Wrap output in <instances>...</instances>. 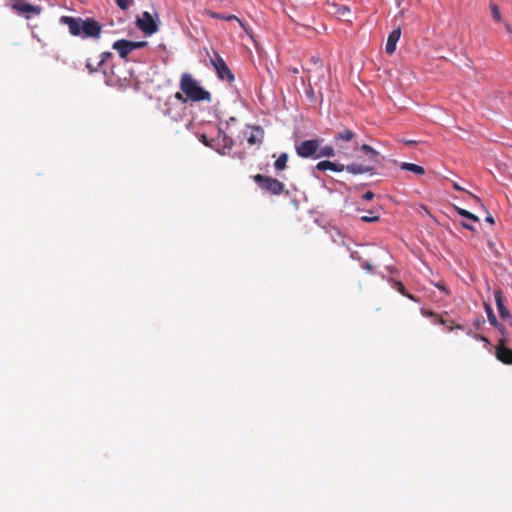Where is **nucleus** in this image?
Here are the masks:
<instances>
[{"label":"nucleus","mask_w":512,"mask_h":512,"mask_svg":"<svg viewBox=\"0 0 512 512\" xmlns=\"http://www.w3.org/2000/svg\"><path fill=\"white\" fill-rule=\"evenodd\" d=\"M60 22L68 27L71 35L83 39H98L102 33V26L92 18L62 16Z\"/></svg>","instance_id":"obj_1"},{"label":"nucleus","mask_w":512,"mask_h":512,"mask_svg":"<svg viewBox=\"0 0 512 512\" xmlns=\"http://www.w3.org/2000/svg\"><path fill=\"white\" fill-rule=\"evenodd\" d=\"M180 90L175 94V98L185 103L187 101L200 102L211 101V94L205 90L200 83L189 73H184L180 79Z\"/></svg>","instance_id":"obj_2"},{"label":"nucleus","mask_w":512,"mask_h":512,"mask_svg":"<svg viewBox=\"0 0 512 512\" xmlns=\"http://www.w3.org/2000/svg\"><path fill=\"white\" fill-rule=\"evenodd\" d=\"M253 179L262 190L270 194L280 195L284 191V184L275 178L257 174Z\"/></svg>","instance_id":"obj_3"},{"label":"nucleus","mask_w":512,"mask_h":512,"mask_svg":"<svg viewBox=\"0 0 512 512\" xmlns=\"http://www.w3.org/2000/svg\"><path fill=\"white\" fill-rule=\"evenodd\" d=\"M216 136L212 137V142H209L210 148L215 151L225 154L226 151L231 150L233 147V140L227 136L220 127H215Z\"/></svg>","instance_id":"obj_4"},{"label":"nucleus","mask_w":512,"mask_h":512,"mask_svg":"<svg viewBox=\"0 0 512 512\" xmlns=\"http://www.w3.org/2000/svg\"><path fill=\"white\" fill-rule=\"evenodd\" d=\"M147 45L146 41H129L125 39L117 40L113 43L112 48L116 50L121 58H126L129 53L136 49L143 48Z\"/></svg>","instance_id":"obj_5"},{"label":"nucleus","mask_w":512,"mask_h":512,"mask_svg":"<svg viewBox=\"0 0 512 512\" xmlns=\"http://www.w3.org/2000/svg\"><path fill=\"white\" fill-rule=\"evenodd\" d=\"M210 62L214 67L219 79L227 80L229 82H232L234 80V75L232 71L227 66L224 59L217 52H214L213 57L210 58Z\"/></svg>","instance_id":"obj_6"},{"label":"nucleus","mask_w":512,"mask_h":512,"mask_svg":"<svg viewBox=\"0 0 512 512\" xmlns=\"http://www.w3.org/2000/svg\"><path fill=\"white\" fill-rule=\"evenodd\" d=\"M137 27L146 35H152L158 30V26L152 15L145 11L136 20Z\"/></svg>","instance_id":"obj_7"},{"label":"nucleus","mask_w":512,"mask_h":512,"mask_svg":"<svg viewBox=\"0 0 512 512\" xmlns=\"http://www.w3.org/2000/svg\"><path fill=\"white\" fill-rule=\"evenodd\" d=\"M319 148V141L316 139L305 140L296 146V152L300 157H315Z\"/></svg>","instance_id":"obj_8"},{"label":"nucleus","mask_w":512,"mask_h":512,"mask_svg":"<svg viewBox=\"0 0 512 512\" xmlns=\"http://www.w3.org/2000/svg\"><path fill=\"white\" fill-rule=\"evenodd\" d=\"M12 8L21 14H24L26 18H30L32 15H39L42 11L40 6H35L25 2L14 3Z\"/></svg>","instance_id":"obj_9"},{"label":"nucleus","mask_w":512,"mask_h":512,"mask_svg":"<svg viewBox=\"0 0 512 512\" xmlns=\"http://www.w3.org/2000/svg\"><path fill=\"white\" fill-rule=\"evenodd\" d=\"M245 135L250 145H260L263 141L264 130L260 126H253Z\"/></svg>","instance_id":"obj_10"},{"label":"nucleus","mask_w":512,"mask_h":512,"mask_svg":"<svg viewBox=\"0 0 512 512\" xmlns=\"http://www.w3.org/2000/svg\"><path fill=\"white\" fill-rule=\"evenodd\" d=\"M494 298H495L496 307H497L500 317L504 320H510L512 317H511L510 312L504 305V300H503V295H502L501 290L494 291Z\"/></svg>","instance_id":"obj_11"},{"label":"nucleus","mask_w":512,"mask_h":512,"mask_svg":"<svg viewBox=\"0 0 512 512\" xmlns=\"http://www.w3.org/2000/svg\"><path fill=\"white\" fill-rule=\"evenodd\" d=\"M401 37V29L400 27H397L394 29L389 35L385 46V51L387 54L391 55L396 50L397 42L399 41Z\"/></svg>","instance_id":"obj_12"},{"label":"nucleus","mask_w":512,"mask_h":512,"mask_svg":"<svg viewBox=\"0 0 512 512\" xmlns=\"http://www.w3.org/2000/svg\"><path fill=\"white\" fill-rule=\"evenodd\" d=\"M496 358L504 364H512V349L507 348L502 341L496 348Z\"/></svg>","instance_id":"obj_13"},{"label":"nucleus","mask_w":512,"mask_h":512,"mask_svg":"<svg viewBox=\"0 0 512 512\" xmlns=\"http://www.w3.org/2000/svg\"><path fill=\"white\" fill-rule=\"evenodd\" d=\"M113 55L111 52H103L101 53L100 55V60L94 64V62L92 61V59H87L86 61V68L88 69L89 73H94V72H97L99 71L103 65L105 64L106 60L111 58Z\"/></svg>","instance_id":"obj_14"},{"label":"nucleus","mask_w":512,"mask_h":512,"mask_svg":"<svg viewBox=\"0 0 512 512\" xmlns=\"http://www.w3.org/2000/svg\"><path fill=\"white\" fill-rule=\"evenodd\" d=\"M316 169L320 171L331 170L334 172H342L345 170V165L331 162L329 160H324L316 164Z\"/></svg>","instance_id":"obj_15"},{"label":"nucleus","mask_w":512,"mask_h":512,"mask_svg":"<svg viewBox=\"0 0 512 512\" xmlns=\"http://www.w3.org/2000/svg\"><path fill=\"white\" fill-rule=\"evenodd\" d=\"M355 137H356V134L353 131H351L349 129H345L335 135V142L339 147H342L339 144L341 141L350 142V141L354 140Z\"/></svg>","instance_id":"obj_16"},{"label":"nucleus","mask_w":512,"mask_h":512,"mask_svg":"<svg viewBox=\"0 0 512 512\" xmlns=\"http://www.w3.org/2000/svg\"><path fill=\"white\" fill-rule=\"evenodd\" d=\"M345 170H347L349 173L356 175V174H363V173L370 172L372 170V168L362 165V164L353 163V164L345 166Z\"/></svg>","instance_id":"obj_17"},{"label":"nucleus","mask_w":512,"mask_h":512,"mask_svg":"<svg viewBox=\"0 0 512 512\" xmlns=\"http://www.w3.org/2000/svg\"><path fill=\"white\" fill-rule=\"evenodd\" d=\"M400 168L402 170L413 172L417 175H423L425 173V170L422 166H419V165L413 164V163L402 162L400 164Z\"/></svg>","instance_id":"obj_18"},{"label":"nucleus","mask_w":512,"mask_h":512,"mask_svg":"<svg viewBox=\"0 0 512 512\" xmlns=\"http://www.w3.org/2000/svg\"><path fill=\"white\" fill-rule=\"evenodd\" d=\"M210 16L214 19H221V20H225V21L237 20L239 22L240 26L243 29L247 30L245 24L235 15H224V14L217 13V12H211Z\"/></svg>","instance_id":"obj_19"},{"label":"nucleus","mask_w":512,"mask_h":512,"mask_svg":"<svg viewBox=\"0 0 512 512\" xmlns=\"http://www.w3.org/2000/svg\"><path fill=\"white\" fill-rule=\"evenodd\" d=\"M361 150L366 155H368L370 160H372L373 162H375V163H379L380 162V160H379V153L374 148H372L370 145L363 144L361 146Z\"/></svg>","instance_id":"obj_20"},{"label":"nucleus","mask_w":512,"mask_h":512,"mask_svg":"<svg viewBox=\"0 0 512 512\" xmlns=\"http://www.w3.org/2000/svg\"><path fill=\"white\" fill-rule=\"evenodd\" d=\"M317 152L318 153L315 155V158L335 156V150L332 146H324L320 149L318 148Z\"/></svg>","instance_id":"obj_21"},{"label":"nucleus","mask_w":512,"mask_h":512,"mask_svg":"<svg viewBox=\"0 0 512 512\" xmlns=\"http://www.w3.org/2000/svg\"><path fill=\"white\" fill-rule=\"evenodd\" d=\"M288 161L287 153H281L274 163V167L277 171H282L286 168Z\"/></svg>","instance_id":"obj_22"},{"label":"nucleus","mask_w":512,"mask_h":512,"mask_svg":"<svg viewBox=\"0 0 512 512\" xmlns=\"http://www.w3.org/2000/svg\"><path fill=\"white\" fill-rule=\"evenodd\" d=\"M485 311H486V314H487V318H488V321L489 323L492 325V326H498L499 325V322L493 312V309L490 305L488 304H485Z\"/></svg>","instance_id":"obj_23"},{"label":"nucleus","mask_w":512,"mask_h":512,"mask_svg":"<svg viewBox=\"0 0 512 512\" xmlns=\"http://www.w3.org/2000/svg\"><path fill=\"white\" fill-rule=\"evenodd\" d=\"M455 210L457 211V213L460 216H462L464 218H467V219H469V220H471L473 222H478L479 221V218L476 215H474L473 213H471V212H469V211H467V210H465L463 208L455 207Z\"/></svg>","instance_id":"obj_24"},{"label":"nucleus","mask_w":512,"mask_h":512,"mask_svg":"<svg viewBox=\"0 0 512 512\" xmlns=\"http://www.w3.org/2000/svg\"><path fill=\"white\" fill-rule=\"evenodd\" d=\"M490 10H491L492 18L496 22H501L502 21V17H501V14H500L499 7L495 3H490Z\"/></svg>","instance_id":"obj_25"},{"label":"nucleus","mask_w":512,"mask_h":512,"mask_svg":"<svg viewBox=\"0 0 512 512\" xmlns=\"http://www.w3.org/2000/svg\"><path fill=\"white\" fill-rule=\"evenodd\" d=\"M115 2L121 10H127L133 4V0H115Z\"/></svg>","instance_id":"obj_26"},{"label":"nucleus","mask_w":512,"mask_h":512,"mask_svg":"<svg viewBox=\"0 0 512 512\" xmlns=\"http://www.w3.org/2000/svg\"><path fill=\"white\" fill-rule=\"evenodd\" d=\"M394 287H395V288H396V289H397V290H398L402 295H405V296H407L408 298H410V299H412V300L414 299L412 295L407 294V293L405 292V288H404V286L402 285V283H401V282H395V283H394Z\"/></svg>","instance_id":"obj_27"},{"label":"nucleus","mask_w":512,"mask_h":512,"mask_svg":"<svg viewBox=\"0 0 512 512\" xmlns=\"http://www.w3.org/2000/svg\"><path fill=\"white\" fill-rule=\"evenodd\" d=\"M198 138L203 144L210 147L209 142H212V137H208L205 133H202L198 135Z\"/></svg>","instance_id":"obj_28"},{"label":"nucleus","mask_w":512,"mask_h":512,"mask_svg":"<svg viewBox=\"0 0 512 512\" xmlns=\"http://www.w3.org/2000/svg\"><path fill=\"white\" fill-rule=\"evenodd\" d=\"M350 13V10L347 6H341L340 8H338L336 14L339 16V17H345L347 14Z\"/></svg>","instance_id":"obj_29"},{"label":"nucleus","mask_w":512,"mask_h":512,"mask_svg":"<svg viewBox=\"0 0 512 512\" xmlns=\"http://www.w3.org/2000/svg\"><path fill=\"white\" fill-rule=\"evenodd\" d=\"M308 99L311 101V102H315L316 101V97H315V94H314V90L311 86H309L306 91H305Z\"/></svg>","instance_id":"obj_30"},{"label":"nucleus","mask_w":512,"mask_h":512,"mask_svg":"<svg viewBox=\"0 0 512 512\" xmlns=\"http://www.w3.org/2000/svg\"><path fill=\"white\" fill-rule=\"evenodd\" d=\"M379 220V216H369L365 215L361 217V221L363 222H376Z\"/></svg>","instance_id":"obj_31"},{"label":"nucleus","mask_w":512,"mask_h":512,"mask_svg":"<svg viewBox=\"0 0 512 512\" xmlns=\"http://www.w3.org/2000/svg\"><path fill=\"white\" fill-rule=\"evenodd\" d=\"M362 198L366 201H370L374 198V193L371 191H367L363 194Z\"/></svg>","instance_id":"obj_32"},{"label":"nucleus","mask_w":512,"mask_h":512,"mask_svg":"<svg viewBox=\"0 0 512 512\" xmlns=\"http://www.w3.org/2000/svg\"><path fill=\"white\" fill-rule=\"evenodd\" d=\"M473 337H474L476 340L483 341L485 344H489L488 339H487L486 337H484L483 335H479V334L474 333V334H473Z\"/></svg>","instance_id":"obj_33"},{"label":"nucleus","mask_w":512,"mask_h":512,"mask_svg":"<svg viewBox=\"0 0 512 512\" xmlns=\"http://www.w3.org/2000/svg\"><path fill=\"white\" fill-rule=\"evenodd\" d=\"M461 225H462V227H464L465 229H468L470 231H474L475 230L474 226L471 225L470 223L461 222Z\"/></svg>","instance_id":"obj_34"},{"label":"nucleus","mask_w":512,"mask_h":512,"mask_svg":"<svg viewBox=\"0 0 512 512\" xmlns=\"http://www.w3.org/2000/svg\"><path fill=\"white\" fill-rule=\"evenodd\" d=\"M494 327L497 328L502 335H505V327L501 323H499L498 326H494Z\"/></svg>","instance_id":"obj_35"},{"label":"nucleus","mask_w":512,"mask_h":512,"mask_svg":"<svg viewBox=\"0 0 512 512\" xmlns=\"http://www.w3.org/2000/svg\"><path fill=\"white\" fill-rule=\"evenodd\" d=\"M453 188L459 191H464V189L457 182H453Z\"/></svg>","instance_id":"obj_36"},{"label":"nucleus","mask_w":512,"mask_h":512,"mask_svg":"<svg viewBox=\"0 0 512 512\" xmlns=\"http://www.w3.org/2000/svg\"><path fill=\"white\" fill-rule=\"evenodd\" d=\"M486 221H487L488 223L493 224V223H494V218L492 217V215H488V216L486 217Z\"/></svg>","instance_id":"obj_37"},{"label":"nucleus","mask_w":512,"mask_h":512,"mask_svg":"<svg viewBox=\"0 0 512 512\" xmlns=\"http://www.w3.org/2000/svg\"><path fill=\"white\" fill-rule=\"evenodd\" d=\"M364 268H365L366 270L370 271V270L372 269V265H371L370 263H366V264L364 265Z\"/></svg>","instance_id":"obj_38"},{"label":"nucleus","mask_w":512,"mask_h":512,"mask_svg":"<svg viewBox=\"0 0 512 512\" xmlns=\"http://www.w3.org/2000/svg\"><path fill=\"white\" fill-rule=\"evenodd\" d=\"M312 61L314 64H319L320 63V59L317 58V57H312Z\"/></svg>","instance_id":"obj_39"},{"label":"nucleus","mask_w":512,"mask_h":512,"mask_svg":"<svg viewBox=\"0 0 512 512\" xmlns=\"http://www.w3.org/2000/svg\"><path fill=\"white\" fill-rule=\"evenodd\" d=\"M423 314L426 315V316H433L434 315L433 312H423Z\"/></svg>","instance_id":"obj_40"},{"label":"nucleus","mask_w":512,"mask_h":512,"mask_svg":"<svg viewBox=\"0 0 512 512\" xmlns=\"http://www.w3.org/2000/svg\"><path fill=\"white\" fill-rule=\"evenodd\" d=\"M473 197L476 199V201H478V202L480 201V199L478 197H476V196H473Z\"/></svg>","instance_id":"obj_41"},{"label":"nucleus","mask_w":512,"mask_h":512,"mask_svg":"<svg viewBox=\"0 0 512 512\" xmlns=\"http://www.w3.org/2000/svg\"><path fill=\"white\" fill-rule=\"evenodd\" d=\"M456 328H457V329H462V326L457 325V326H456Z\"/></svg>","instance_id":"obj_42"}]
</instances>
